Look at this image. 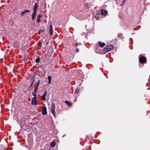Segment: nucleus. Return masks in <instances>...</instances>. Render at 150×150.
<instances>
[{
    "mask_svg": "<svg viewBox=\"0 0 150 150\" xmlns=\"http://www.w3.org/2000/svg\"><path fill=\"white\" fill-rule=\"evenodd\" d=\"M99 46L101 47H103L105 45V44L104 42H99Z\"/></svg>",
    "mask_w": 150,
    "mask_h": 150,
    "instance_id": "9d476101",
    "label": "nucleus"
},
{
    "mask_svg": "<svg viewBox=\"0 0 150 150\" xmlns=\"http://www.w3.org/2000/svg\"><path fill=\"white\" fill-rule=\"evenodd\" d=\"M106 76L107 78H108V76H107V75H106Z\"/></svg>",
    "mask_w": 150,
    "mask_h": 150,
    "instance_id": "2f4dec72",
    "label": "nucleus"
},
{
    "mask_svg": "<svg viewBox=\"0 0 150 150\" xmlns=\"http://www.w3.org/2000/svg\"><path fill=\"white\" fill-rule=\"evenodd\" d=\"M100 11L101 12V14L102 15L106 16L108 13V11H107L104 10L103 9H101Z\"/></svg>",
    "mask_w": 150,
    "mask_h": 150,
    "instance_id": "0eeeda50",
    "label": "nucleus"
},
{
    "mask_svg": "<svg viewBox=\"0 0 150 150\" xmlns=\"http://www.w3.org/2000/svg\"><path fill=\"white\" fill-rule=\"evenodd\" d=\"M32 94L33 96H34V97H35L37 98V95H36V92H32Z\"/></svg>",
    "mask_w": 150,
    "mask_h": 150,
    "instance_id": "2eb2a0df",
    "label": "nucleus"
},
{
    "mask_svg": "<svg viewBox=\"0 0 150 150\" xmlns=\"http://www.w3.org/2000/svg\"><path fill=\"white\" fill-rule=\"evenodd\" d=\"M65 103L69 106H71L72 104L71 103L67 100L65 101Z\"/></svg>",
    "mask_w": 150,
    "mask_h": 150,
    "instance_id": "9b49d317",
    "label": "nucleus"
},
{
    "mask_svg": "<svg viewBox=\"0 0 150 150\" xmlns=\"http://www.w3.org/2000/svg\"><path fill=\"white\" fill-rule=\"evenodd\" d=\"M28 59V57L27 56L24 55V61L25 62Z\"/></svg>",
    "mask_w": 150,
    "mask_h": 150,
    "instance_id": "4468645a",
    "label": "nucleus"
},
{
    "mask_svg": "<svg viewBox=\"0 0 150 150\" xmlns=\"http://www.w3.org/2000/svg\"><path fill=\"white\" fill-rule=\"evenodd\" d=\"M77 44H76L75 45H76V46H77Z\"/></svg>",
    "mask_w": 150,
    "mask_h": 150,
    "instance_id": "473e14b6",
    "label": "nucleus"
},
{
    "mask_svg": "<svg viewBox=\"0 0 150 150\" xmlns=\"http://www.w3.org/2000/svg\"><path fill=\"white\" fill-rule=\"evenodd\" d=\"M79 88L76 89L75 91V93H77L79 92Z\"/></svg>",
    "mask_w": 150,
    "mask_h": 150,
    "instance_id": "6ab92c4d",
    "label": "nucleus"
},
{
    "mask_svg": "<svg viewBox=\"0 0 150 150\" xmlns=\"http://www.w3.org/2000/svg\"><path fill=\"white\" fill-rule=\"evenodd\" d=\"M94 18H96L97 20H98L99 19V16H94Z\"/></svg>",
    "mask_w": 150,
    "mask_h": 150,
    "instance_id": "aec40b11",
    "label": "nucleus"
},
{
    "mask_svg": "<svg viewBox=\"0 0 150 150\" xmlns=\"http://www.w3.org/2000/svg\"><path fill=\"white\" fill-rule=\"evenodd\" d=\"M46 95V94L45 93H44V95H43V96H44L45 97V96Z\"/></svg>",
    "mask_w": 150,
    "mask_h": 150,
    "instance_id": "c85d7f7f",
    "label": "nucleus"
},
{
    "mask_svg": "<svg viewBox=\"0 0 150 150\" xmlns=\"http://www.w3.org/2000/svg\"><path fill=\"white\" fill-rule=\"evenodd\" d=\"M33 85V81L30 84V87H31Z\"/></svg>",
    "mask_w": 150,
    "mask_h": 150,
    "instance_id": "393cba45",
    "label": "nucleus"
},
{
    "mask_svg": "<svg viewBox=\"0 0 150 150\" xmlns=\"http://www.w3.org/2000/svg\"><path fill=\"white\" fill-rule=\"evenodd\" d=\"M30 12V10H25V11H23L21 12L20 13V15H22L23 16V15L26 13H29Z\"/></svg>",
    "mask_w": 150,
    "mask_h": 150,
    "instance_id": "1a4fd4ad",
    "label": "nucleus"
},
{
    "mask_svg": "<svg viewBox=\"0 0 150 150\" xmlns=\"http://www.w3.org/2000/svg\"><path fill=\"white\" fill-rule=\"evenodd\" d=\"M55 106L54 103L52 104L51 107V112L54 117H56L55 112Z\"/></svg>",
    "mask_w": 150,
    "mask_h": 150,
    "instance_id": "7ed1b4c3",
    "label": "nucleus"
},
{
    "mask_svg": "<svg viewBox=\"0 0 150 150\" xmlns=\"http://www.w3.org/2000/svg\"><path fill=\"white\" fill-rule=\"evenodd\" d=\"M48 83L50 84L51 82V77L50 76H49L48 77Z\"/></svg>",
    "mask_w": 150,
    "mask_h": 150,
    "instance_id": "ddd939ff",
    "label": "nucleus"
},
{
    "mask_svg": "<svg viewBox=\"0 0 150 150\" xmlns=\"http://www.w3.org/2000/svg\"><path fill=\"white\" fill-rule=\"evenodd\" d=\"M42 114L43 115H45L47 114V109L46 107L43 108L42 109Z\"/></svg>",
    "mask_w": 150,
    "mask_h": 150,
    "instance_id": "423d86ee",
    "label": "nucleus"
},
{
    "mask_svg": "<svg viewBox=\"0 0 150 150\" xmlns=\"http://www.w3.org/2000/svg\"><path fill=\"white\" fill-rule=\"evenodd\" d=\"M40 81L39 80H38V84H37V85H36V86H38H38H39V84H40Z\"/></svg>",
    "mask_w": 150,
    "mask_h": 150,
    "instance_id": "b1692460",
    "label": "nucleus"
},
{
    "mask_svg": "<svg viewBox=\"0 0 150 150\" xmlns=\"http://www.w3.org/2000/svg\"><path fill=\"white\" fill-rule=\"evenodd\" d=\"M96 15L97 16H99V14L98 13H96Z\"/></svg>",
    "mask_w": 150,
    "mask_h": 150,
    "instance_id": "cd10ccee",
    "label": "nucleus"
},
{
    "mask_svg": "<svg viewBox=\"0 0 150 150\" xmlns=\"http://www.w3.org/2000/svg\"><path fill=\"white\" fill-rule=\"evenodd\" d=\"M38 42V44L41 45L42 43V42H40V41Z\"/></svg>",
    "mask_w": 150,
    "mask_h": 150,
    "instance_id": "bb28decb",
    "label": "nucleus"
},
{
    "mask_svg": "<svg viewBox=\"0 0 150 150\" xmlns=\"http://www.w3.org/2000/svg\"><path fill=\"white\" fill-rule=\"evenodd\" d=\"M55 144H56V143H55V142H52L50 144V146L52 147H53L55 145Z\"/></svg>",
    "mask_w": 150,
    "mask_h": 150,
    "instance_id": "f8f14e48",
    "label": "nucleus"
},
{
    "mask_svg": "<svg viewBox=\"0 0 150 150\" xmlns=\"http://www.w3.org/2000/svg\"><path fill=\"white\" fill-rule=\"evenodd\" d=\"M42 16L41 15L39 14L38 15L37 18H40Z\"/></svg>",
    "mask_w": 150,
    "mask_h": 150,
    "instance_id": "5701e85b",
    "label": "nucleus"
},
{
    "mask_svg": "<svg viewBox=\"0 0 150 150\" xmlns=\"http://www.w3.org/2000/svg\"><path fill=\"white\" fill-rule=\"evenodd\" d=\"M31 104L33 105H35L37 104V98L33 97L32 98Z\"/></svg>",
    "mask_w": 150,
    "mask_h": 150,
    "instance_id": "20e7f679",
    "label": "nucleus"
},
{
    "mask_svg": "<svg viewBox=\"0 0 150 150\" xmlns=\"http://www.w3.org/2000/svg\"><path fill=\"white\" fill-rule=\"evenodd\" d=\"M126 1V0H124L122 2V4H123Z\"/></svg>",
    "mask_w": 150,
    "mask_h": 150,
    "instance_id": "c756f323",
    "label": "nucleus"
},
{
    "mask_svg": "<svg viewBox=\"0 0 150 150\" xmlns=\"http://www.w3.org/2000/svg\"><path fill=\"white\" fill-rule=\"evenodd\" d=\"M37 22H40V18H37Z\"/></svg>",
    "mask_w": 150,
    "mask_h": 150,
    "instance_id": "412c9836",
    "label": "nucleus"
},
{
    "mask_svg": "<svg viewBox=\"0 0 150 150\" xmlns=\"http://www.w3.org/2000/svg\"><path fill=\"white\" fill-rule=\"evenodd\" d=\"M37 3H36L34 5L33 7V12L32 14V20H34L36 16V13L37 9L38 8Z\"/></svg>",
    "mask_w": 150,
    "mask_h": 150,
    "instance_id": "f257e3e1",
    "label": "nucleus"
},
{
    "mask_svg": "<svg viewBox=\"0 0 150 150\" xmlns=\"http://www.w3.org/2000/svg\"><path fill=\"white\" fill-rule=\"evenodd\" d=\"M49 32L50 34L51 35H52L53 34V30L52 29V25H50V26Z\"/></svg>",
    "mask_w": 150,
    "mask_h": 150,
    "instance_id": "6e6552de",
    "label": "nucleus"
},
{
    "mask_svg": "<svg viewBox=\"0 0 150 150\" xmlns=\"http://www.w3.org/2000/svg\"><path fill=\"white\" fill-rule=\"evenodd\" d=\"M38 88V87L37 86H36L35 88L34 89V92H36L37 91Z\"/></svg>",
    "mask_w": 150,
    "mask_h": 150,
    "instance_id": "dca6fc26",
    "label": "nucleus"
},
{
    "mask_svg": "<svg viewBox=\"0 0 150 150\" xmlns=\"http://www.w3.org/2000/svg\"><path fill=\"white\" fill-rule=\"evenodd\" d=\"M146 58L145 57L142 56L139 59V61L142 63H144L146 61Z\"/></svg>",
    "mask_w": 150,
    "mask_h": 150,
    "instance_id": "39448f33",
    "label": "nucleus"
},
{
    "mask_svg": "<svg viewBox=\"0 0 150 150\" xmlns=\"http://www.w3.org/2000/svg\"><path fill=\"white\" fill-rule=\"evenodd\" d=\"M47 90H46V91H45V93L46 94V93H47Z\"/></svg>",
    "mask_w": 150,
    "mask_h": 150,
    "instance_id": "7c9ffc66",
    "label": "nucleus"
},
{
    "mask_svg": "<svg viewBox=\"0 0 150 150\" xmlns=\"http://www.w3.org/2000/svg\"><path fill=\"white\" fill-rule=\"evenodd\" d=\"M76 53L77 52H79V49L78 48H76Z\"/></svg>",
    "mask_w": 150,
    "mask_h": 150,
    "instance_id": "a878e982",
    "label": "nucleus"
},
{
    "mask_svg": "<svg viewBox=\"0 0 150 150\" xmlns=\"http://www.w3.org/2000/svg\"><path fill=\"white\" fill-rule=\"evenodd\" d=\"M43 32V31H42V30H40L38 32V34H40V33L41 32Z\"/></svg>",
    "mask_w": 150,
    "mask_h": 150,
    "instance_id": "4be33fe9",
    "label": "nucleus"
},
{
    "mask_svg": "<svg viewBox=\"0 0 150 150\" xmlns=\"http://www.w3.org/2000/svg\"><path fill=\"white\" fill-rule=\"evenodd\" d=\"M113 48V46L112 45H110L106 46L103 49V51L104 52H108Z\"/></svg>",
    "mask_w": 150,
    "mask_h": 150,
    "instance_id": "f03ea898",
    "label": "nucleus"
},
{
    "mask_svg": "<svg viewBox=\"0 0 150 150\" xmlns=\"http://www.w3.org/2000/svg\"><path fill=\"white\" fill-rule=\"evenodd\" d=\"M40 59L39 58H38L36 59L35 60V62H36L38 63L40 62Z\"/></svg>",
    "mask_w": 150,
    "mask_h": 150,
    "instance_id": "f3484780",
    "label": "nucleus"
},
{
    "mask_svg": "<svg viewBox=\"0 0 150 150\" xmlns=\"http://www.w3.org/2000/svg\"><path fill=\"white\" fill-rule=\"evenodd\" d=\"M41 100H43L45 101L46 100L45 96L42 95L41 97Z\"/></svg>",
    "mask_w": 150,
    "mask_h": 150,
    "instance_id": "a211bd4d",
    "label": "nucleus"
}]
</instances>
